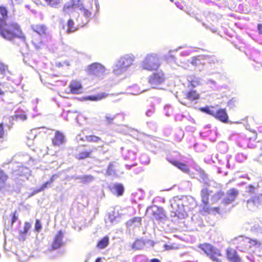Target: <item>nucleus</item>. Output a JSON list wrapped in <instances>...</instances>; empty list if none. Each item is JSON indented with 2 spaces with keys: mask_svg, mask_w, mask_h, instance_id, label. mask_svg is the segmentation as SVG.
<instances>
[{
  "mask_svg": "<svg viewBox=\"0 0 262 262\" xmlns=\"http://www.w3.org/2000/svg\"><path fill=\"white\" fill-rule=\"evenodd\" d=\"M0 35L9 41L18 39L26 42V38L20 26L15 22L7 23L4 19L0 18Z\"/></svg>",
  "mask_w": 262,
  "mask_h": 262,
  "instance_id": "f257e3e1",
  "label": "nucleus"
},
{
  "mask_svg": "<svg viewBox=\"0 0 262 262\" xmlns=\"http://www.w3.org/2000/svg\"><path fill=\"white\" fill-rule=\"evenodd\" d=\"M214 107L213 106H207L200 107L199 110L201 112L213 117L214 118L223 123H228L229 121V116L226 109L220 108L215 111L213 110Z\"/></svg>",
  "mask_w": 262,
  "mask_h": 262,
  "instance_id": "f03ea898",
  "label": "nucleus"
},
{
  "mask_svg": "<svg viewBox=\"0 0 262 262\" xmlns=\"http://www.w3.org/2000/svg\"><path fill=\"white\" fill-rule=\"evenodd\" d=\"M87 75L92 79H99L105 74V68L101 64L94 62L89 64L85 69Z\"/></svg>",
  "mask_w": 262,
  "mask_h": 262,
  "instance_id": "7ed1b4c3",
  "label": "nucleus"
},
{
  "mask_svg": "<svg viewBox=\"0 0 262 262\" xmlns=\"http://www.w3.org/2000/svg\"><path fill=\"white\" fill-rule=\"evenodd\" d=\"M134 60V57L130 55L121 57L114 66V72L116 75L120 74L130 66Z\"/></svg>",
  "mask_w": 262,
  "mask_h": 262,
  "instance_id": "20e7f679",
  "label": "nucleus"
},
{
  "mask_svg": "<svg viewBox=\"0 0 262 262\" xmlns=\"http://www.w3.org/2000/svg\"><path fill=\"white\" fill-rule=\"evenodd\" d=\"M160 66L159 57L153 54L147 55L141 64L142 68L148 71L156 70L159 68Z\"/></svg>",
  "mask_w": 262,
  "mask_h": 262,
  "instance_id": "39448f33",
  "label": "nucleus"
},
{
  "mask_svg": "<svg viewBox=\"0 0 262 262\" xmlns=\"http://www.w3.org/2000/svg\"><path fill=\"white\" fill-rule=\"evenodd\" d=\"M199 247L202 249L212 260L219 262L222 253L219 249L209 244H200Z\"/></svg>",
  "mask_w": 262,
  "mask_h": 262,
  "instance_id": "423d86ee",
  "label": "nucleus"
},
{
  "mask_svg": "<svg viewBox=\"0 0 262 262\" xmlns=\"http://www.w3.org/2000/svg\"><path fill=\"white\" fill-rule=\"evenodd\" d=\"M210 191L207 188H203L200 192L202 203L203 204L202 211L208 213H210V207L209 205V200Z\"/></svg>",
  "mask_w": 262,
  "mask_h": 262,
  "instance_id": "0eeeda50",
  "label": "nucleus"
},
{
  "mask_svg": "<svg viewBox=\"0 0 262 262\" xmlns=\"http://www.w3.org/2000/svg\"><path fill=\"white\" fill-rule=\"evenodd\" d=\"M165 80V78L163 72H156L149 77L148 82L152 88H156L157 85L164 82Z\"/></svg>",
  "mask_w": 262,
  "mask_h": 262,
  "instance_id": "6e6552de",
  "label": "nucleus"
},
{
  "mask_svg": "<svg viewBox=\"0 0 262 262\" xmlns=\"http://www.w3.org/2000/svg\"><path fill=\"white\" fill-rule=\"evenodd\" d=\"M81 14L78 16V20L80 21L79 25L81 27L85 25L91 19L92 12L90 9L80 8Z\"/></svg>",
  "mask_w": 262,
  "mask_h": 262,
  "instance_id": "1a4fd4ad",
  "label": "nucleus"
},
{
  "mask_svg": "<svg viewBox=\"0 0 262 262\" xmlns=\"http://www.w3.org/2000/svg\"><path fill=\"white\" fill-rule=\"evenodd\" d=\"M70 92L72 94H80L83 92V86L81 81L77 79L72 80L69 85Z\"/></svg>",
  "mask_w": 262,
  "mask_h": 262,
  "instance_id": "9d476101",
  "label": "nucleus"
},
{
  "mask_svg": "<svg viewBox=\"0 0 262 262\" xmlns=\"http://www.w3.org/2000/svg\"><path fill=\"white\" fill-rule=\"evenodd\" d=\"M249 238L239 236L235 238V242L237 245L236 248L242 252H246L250 249L249 246Z\"/></svg>",
  "mask_w": 262,
  "mask_h": 262,
  "instance_id": "9b49d317",
  "label": "nucleus"
},
{
  "mask_svg": "<svg viewBox=\"0 0 262 262\" xmlns=\"http://www.w3.org/2000/svg\"><path fill=\"white\" fill-rule=\"evenodd\" d=\"M80 0H69L63 5L62 11L64 14H70L80 5Z\"/></svg>",
  "mask_w": 262,
  "mask_h": 262,
  "instance_id": "f8f14e48",
  "label": "nucleus"
},
{
  "mask_svg": "<svg viewBox=\"0 0 262 262\" xmlns=\"http://www.w3.org/2000/svg\"><path fill=\"white\" fill-rule=\"evenodd\" d=\"M226 256L229 262H242V258L233 248H228L226 249Z\"/></svg>",
  "mask_w": 262,
  "mask_h": 262,
  "instance_id": "ddd939ff",
  "label": "nucleus"
},
{
  "mask_svg": "<svg viewBox=\"0 0 262 262\" xmlns=\"http://www.w3.org/2000/svg\"><path fill=\"white\" fill-rule=\"evenodd\" d=\"M63 233L61 230L58 231L57 234L55 235L53 241L52 243L51 249L53 250L61 247L64 244L63 242Z\"/></svg>",
  "mask_w": 262,
  "mask_h": 262,
  "instance_id": "4468645a",
  "label": "nucleus"
},
{
  "mask_svg": "<svg viewBox=\"0 0 262 262\" xmlns=\"http://www.w3.org/2000/svg\"><path fill=\"white\" fill-rule=\"evenodd\" d=\"M238 194V191L235 188H231L227 191L226 198L224 201L226 204H230L233 202Z\"/></svg>",
  "mask_w": 262,
  "mask_h": 262,
  "instance_id": "2eb2a0df",
  "label": "nucleus"
},
{
  "mask_svg": "<svg viewBox=\"0 0 262 262\" xmlns=\"http://www.w3.org/2000/svg\"><path fill=\"white\" fill-rule=\"evenodd\" d=\"M53 146H58L64 142V135L59 131H56L54 137L52 139Z\"/></svg>",
  "mask_w": 262,
  "mask_h": 262,
  "instance_id": "dca6fc26",
  "label": "nucleus"
},
{
  "mask_svg": "<svg viewBox=\"0 0 262 262\" xmlns=\"http://www.w3.org/2000/svg\"><path fill=\"white\" fill-rule=\"evenodd\" d=\"M92 152L93 150L91 149L81 151L76 154L75 157L79 160L91 158L92 157Z\"/></svg>",
  "mask_w": 262,
  "mask_h": 262,
  "instance_id": "f3484780",
  "label": "nucleus"
},
{
  "mask_svg": "<svg viewBox=\"0 0 262 262\" xmlns=\"http://www.w3.org/2000/svg\"><path fill=\"white\" fill-rule=\"evenodd\" d=\"M169 161L174 166L177 167L183 172L188 173L189 172V168L187 165L184 163H181L174 160H169Z\"/></svg>",
  "mask_w": 262,
  "mask_h": 262,
  "instance_id": "a211bd4d",
  "label": "nucleus"
},
{
  "mask_svg": "<svg viewBox=\"0 0 262 262\" xmlns=\"http://www.w3.org/2000/svg\"><path fill=\"white\" fill-rule=\"evenodd\" d=\"M31 227V225L30 223H29V222H27L25 223L23 230L20 231L19 232L18 239L20 241H24L26 239V236H27V234L29 230L30 229Z\"/></svg>",
  "mask_w": 262,
  "mask_h": 262,
  "instance_id": "6ab92c4d",
  "label": "nucleus"
},
{
  "mask_svg": "<svg viewBox=\"0 0 262 262\" xmlns=\"http://www.w3.org/2000/svg\"><path fill=\"white\" fill-rule=\"evenodd\" d=\"M185 97L189 100L194 101L200 98V94L196 90H190L186 93Z\"/></svg>",
  "mask_w": 262,
  "mask_h": 262,
  "instance_id": "aec40b11",
  "label": "nucleus"
},
{
  "mask_svg": "<svg viewBox=\"0 0 262 262\" xmlns=\"http://www.w3.org/2000/svg\"><path fill=\"white\" fill-rule=\"evenodd\" d=\"M108 243L109 237L108 236H105L98 242L96 247L99 249H103L108 246Z\"/></svg>",
  "mask_w": 262,
  "mask_h": 262,
  "instance_id": "412c9836",
  "label": "nucleus"
},
{
  "mask_svg": "<svg viewBox=\"0 0 262 262\" xmlns=\"http://www.w3.org/2000/svg\"><path fill=\"white\" fill-rule=\"evenodd\" d=\"M141 217L135 216L133 217L132 219L129 220L126 223V226L128 227H131L133 226L136 223L137 224L138 226H140L141 225Z\"/></svg>",
  "mask_w": 262,
  "mask_h": 262,
  "instance_id": "4be33fe9",
  "label": "nucleus"
},
{
  "mask_svg": "<svg viewBox=\"0 0 262 262\" xmlns=\"http://www.w3.org/2000/svg\"><path fill=\"white\" fill-rule=\"evenodd\" d=\"M85 140L89 143H98L101 141V138L95 135H89L85 136Z\"/></svg>",
  "mask_w": 262,
  "mask_h": 262,
  "instance_id": "5701e85b",
  "label": "nucleus"
},
{
  "mask_svg": "<svg viewBox=\"0 0 262 262\" xmlns=\"http://www.w3.org/2000/svg\"><path fill=\"white\" fill-rule=\"evenodd\" d=\"M67 32L72 33L76 31L78 28L75 26L74 22L72 19H69L67 22Z\"/></svg>",
  "mask_w": 262,
  "mask_h": 262,
  "instance_id": "b1692460",
  "label": "nucleus"
},
{
  "mask_svg": "<svg viewBox=\"0 0 262 262\" xmlns=\"http://www.w3.org/2000/svg\"><path fill=\"white\" fill-rule=\"evenodd\" d=\"M108 94L104 93H101L96 96H89L87 97V99L91 101H98L105 98Z\"/></svg>",
  "mask_w": 262,
  "mask_h": 262,
  "instance_id": "393cba45",
  "label": "nucleus"
},
{
  "mask_svg": "<svg viewBox=\"0 0 262 262\" xmlns=\"http://www.w3.org/2000/svg\"><path fill=\"white\" fill-rule=\"evenodd\" d=\"M47 5L52 8H57L62 2V0H43Z\"/></svg>",
  "mask_w": 262,
  "mask_h": 262,
  "instance_id": "a878e982",
  "label": "nucleus"
},
{
  "mask_svg": "<svg viewBox=\"0 0 262 262\" xmlns=\"http://www.w3.org/2000/svg\"><path fill=\"white\" fill-rule=\"evenodd\" d=\"M34 31L40 35H46L47 29L42 25H36L34 28Z\"/></svg>",
  "mask_w": 262,
  "mask_h": 262,
  "instance_id": "bb28decb",
  "label": "nucleus"
},
{
  "mask_svg": "<svg viewBox=\"0 0 262 262\" xmlns=\"http://www.w3.org/2000/svg\"><path fill=\"white\" fill-rule=\"evenodd\" d=\"M113 188L117 196H121L123 195L124 192V187L121 184H115Z\"/></svg>",
  "mask_w": 262,
  "mask_h": 262,
  "instance_id": "cd10ccee",
  "label": "nucleus"
},
{
  "mask_svg": "<svg viewBox=\"0 0 262 262\" xmlns=\"http://www.w3.org/2000/svg\"><path fill=\"white\" fill-rule=\"evenodd\" d=\"M261 196L255 195L247 201V204L252 203L254 205L259 204L260 203Z\"/></svg>",
  "mask_w": 262,
  "mask_h": 262,
  "instance_id": "c85d7f7f",
  "label": "nucleus"
},
{
  "mask_svg": "<svg viewBox=\"0 0 262 262\" xmlns=\"http://www.w3.org/2000/svg\"><path fill=\"white\" fill-rule=\"evenodd\" d=\"M8 178V176L0 169V188L3 187Z\"/></svg>",
  "mask_w": 262,
  "mask_h": 262,
  "instance_id": "c756f323",
  "label": "nucleus"
},
{
  "mask_svg": "<svg viewBox=\"0 0 262 262\" xmlns=\"http://www.w3.org/2000/svg\"><path fill=\"white\" fill-rule=\"evenodd\" d=\"M174 212V215L178 217H184L187 215V213L184 210V207L183 206L180 209L178 210H176Z\"/></svg>",
  "mask_w": 262,
  "mask_h": 262,
  "instance_id": "7c9ffc66",
  "label": "nucleus"
},
{
  "mask_svg": "<svg viewBox=\"0 0 262 262\" xmlns=\"http://www.w3.org/2000/svg\"><path fill=\"white\" fill-rule=\"evenodd\" d=\"M0 14L2 16V19H6L8 17V10L6 7L3 6H0Z\"/></svg>",
  "mask_w": 262,
  "mask_h": 262,
  "instance_id": "2f4dec72",
  "label": "nucleus"
},
{
  "mask_svg": "<svg viewBox=\"0 0 262 262\" xmlns=\"http://www.w3.org/2000/svg\"><path fill=\"white\" fill-rule=\"evenodd\" d=\"M115 168L114 165L112 163H110L107 168L106 169V173L107 175H112L115 173Z\"/></svg>",
  "mask_w": 262,
  "mask_h": 262,
  "instance_id": "473e14b6",
  "label": "nucleus"
},
{
  "mask_svg": "<svg viewBox=\"0 0 262 262\" xmlns=\"http://www.w3.org/2000/svg\"><path fill=\"white\" fill-rule=\"evenodd\" d=\"M200 81L198 78H194L189 80V85L191 88H194L200 85Z\"/></svg>",
  "mask_w": 262,
  "mask_h": 262,
  "instance_id": "72a5a7b5",
  "label": "nucleus"
},
{
  "mask_svg": "<svg viewBox=\"0 0 262 262\" xmlns=\"http://www.w3.org/2000/svg\"><path fill=\"white\" fill-rule=\"evenodd\" d=\"M199 172H200V175H201V179L204 182V183L206 185L209 186V184L208 182H205V181H207L208 180V176H207V174H206L205 173L204 170H203V169H200L199 170Z\"/></svg>",
  "mask_w": 262,
  "mask_h": 262,
  "instance_id": "f704fd0d",
  "label": "nucleus"
},
{
  "mask_svg": "<svg viewBox=\"0 0 262 262\" xmlns=\"http://www.w3.org/2000/svg\"><path fill=\"white\" fill-rule=\"evenodd\" d=\"M249 246H250V249L252 247L256 246L257 245H260V242L257 241L256 239H251L249 238Z\"/></svg>",
  "mask_w": 262,
  "mask_h": 262,
  "instance_id": "c9c22d12",
  "label": "nucleus"
},
{
  "mask_svg": "<svg viewBox=\"0 0 262 262\" xmlns=\"http://www.w3.org/2000/svg\"><path fill=\"white\" fill-rule=\"evenodd\" d=\"M141 241L140 239H136L132 245V248L134 250H139L141 249L140 246Z\"/></svg>",
  "mask_w": 262,
  "mask_h": 262,
  "instance_id": "e433bc0d",
  "label": "nucleus"
},
{
  "mask_svg": "<svg viewBox=\"0 0 262 262\" xmlns=\"http://www.w3.org/2000/svg\"><path fill=\"white\" fill-rule=\"evenodd\" d=\"M236 102V101L235 98H232L228 101L227 105L228 107H229L230 108H233L235 107Z\"/></svg>",
  "mask_w": 262,
  "mask_h": 262,
  "instance_id": "4c0bfd02",
  "label": "nucleus"
},
{
  "mask_svg": "<svg viewBox=\"0 0 262 262\" xmlns=\"http://www.w3.org/2000/svg\"><path fill=\"white\" fill-rule=\"evenodd\" d=\"M51 184L49 183L48 181L44 183L37 190V192H40L43 190H45L46 188H47L48 187H49Z\"/></svg>",
  "mask_w": 262,
  "mask_h": 262,
  "instance_id": "58836bf2",
  "label": "nucleus"
},
{
  "mask_svg": "<svg viewBox=\"0 0 262 262\" xmlns=\"http://www.w3.org/2000/svg\"><path fill=\"white\" fill-rule=\"evenodd\" d=\"M42 228L41 223L39 220H36L35 223V230L36 231H39Z\"/></svg>",
  "mask_w": 262,
  "mask_h": 262,
  "instance_id": "ea45409f",
  "label": "nucleus"
},
{
  "mask_svg": "<svg viewBox=\"0 0 262 262\" xmlns=\"http://www.w3.org/2000/svg\"><path fill=\"white\" fill-rule=\"evenodd\" d=\"M12 219L11 221V225H13L18 219V216L17 215V211L15 210L12 214Z\"/></svg>",
  "mask_w": 262,
  "mask_h": 262,
  "instance_id": "a19ab883",
  "label": "nucleus"
},
{
  "mask_svg": "<svg viewBox=\"0 0 262 262\" xmlns=\"http://www.w3.org/2000/svg\"><path fill=\"white\" fill-rule=\"evenodd\" d=\"M115 117L111 115H106L105 116V119L108 124H111L113 123Z\"/></svg>",
  "mask_w": 262,
  "mask_h": 262,
  "instance_id": "79ce46f5",
  "label": "nucleus"
},
{
  "mask_svg": "<svg viewBox=\"0 0 262 262\" xmlns=\"http://www.w3.org/2000/svg\"><path fill=\"white\" fill-rule=\"evenodd\" d=\"M5 136V130L4 124L3 123H0V139L4 138Z\"/></svg>",
  "mask_w": 262,
  "mask_h": 262,
  "instance_id": "37998d69",
  "label": "nucleus"
},
{
  "mask_svg": "<svg viewBox=\"0 0 262 262\" xmlns=\"http://www.w3.org/2000/svg\"><path fill=\"white\" fill-rule=\"evenodd\" d=\"M56 177H57V175L54 174H53L50 177V180L48 181V182H49V183L50 184H52L54 182Z\"/></svg>",
  "mask_w": 262,
  "mask_h": 262,
  "instance_id": "c03bdc74",
  "label": "nucleus"
},
{
  "mask_svg": "<svg viewBox=\"0 0 262 262\" xmlns=\"http://www.w3.org/2000/svg\"><path fill=\"white\" fill-rule=\"evenodd\" d=\"M257 29L258 30L259 34L262 35V24H258L257 25Z\"/></svg>",
  "mask_w": 262,
  "mask_h": 262,
  "instance_id": "a18cd8bd",
  "label": "nucleus"
},
{
  "mask_svg": "<svg viewBox=\"0 0 262 262\" xmlns=\"http://www.w3.org/2000/svg\"><path fill=\"white\" fill-rule=\"evenodd\" d=\"M211 209V210H210V212L211 211H213V212H217V213H219L220 212V208L219 207H214V208H210Z\"/></svg>",
  "mask_w": 262,
  "mask_h": 262,
  "instance_id": "49530a36",
  "label": "nucleus"
},
{
  "mask_svg": "<svg viewBox=\"0 0 262 262\" xmlns=\"http://www.w3.org/2000/svg\"><path fill=\"white\" fill-rule=\"evenodd\" d=\"M198 61V59L196 57H193L192 59L191 63L194 66H196Z\"/></svg>",
  "mask_w": 262,
  "mask_h": 262,
  "instance_id": "de8ad7c7",
  "label": "nucleus"
},
{
  "mask_svg": "<svg viewBox=\"0 0 262 262\" xmlns=\"http://www.w3.org/2000/svg\"><path fill=\"white\" fill-rule=\"evenodd\" d=\"M165 248L166 250H172V249H174L175 247L171 245H166Z\"/></svg>",
  "mask_w": 262,
  "mask_h": 262,
  "instance_id": "09e8293b",
  "label": "nucleus"
},
{
  "mask_svg": "<svg viewBox=\"0 0 262 262\" xmlns=\"http://www.w3.org/2000/svg\"><path fill=\"white\" fill-rule=\"evenodd\" d=\"M150 262H160V260L157 258H153L150 260Z\"/></svg>",
  "mask_w": 262,
  "mask_h": 262,
  "instance_id": "8fccbe9b",
  "label": "nucleus"
},
{
  "mask_svg": "<svg viewBox=\"0 0 262 262\" xmlns=\"http://www.w3.org/2000/svg\"><path fill=\"white\" fill-rule=\"evenodd\" d=\"M63 65H66V66H69L70 65V63H69V61H65L63 62V63L62 64V66H63Z\"/></svg>",
  "mask_w": 262,
  "mask_h": 262,
  "instance_id": "3c124183",
  "label": "nucleus"
},
{
  "mask_svg": "<svg viewBox=\"0 0 262 262\" xmlns=\"http://www.w3.org/2000/svg\"><path fill=\"white\" fill-rule=\"evenodd\" d=\"M248 187L250 188V190H249L250 192L253 191L254 189V187L252 185H249Z\"/></svg>",
  "mask_w": 262,
  "mask_h": 262,
  "instance_id": "603ef678",
  "label": "nucleus"
},
{
  "mask_svg": "<svg viewBox=\"0 0 262 262\" xmlns=\"http://www.w3.org/2000/svg\"><path fill=\"white\" fill-rule=\"evenodd\" d=\"M95 262H101V258L100 257L97 258V259H96Z\"/></svg>",
  "mask_w": 262,
  "mask_h": 262,
  "instance_id": "864d4df0",
  "label": "nucleus"
},
{
  "mask_svg": "<svg viewBox=\"0 0 262 262\" xmlns=\"http://www.w3.org/2000/svg\"><path fill=\"white\" fill-rule=\"evenodd\" d=\"M4 94V92L0 89V96L3 95Z\"/></svg>",
  "mask_w": 262,
  "mask_h": 262,
  "instance_id": "5fc2aeb1",
  "label": "nucleus"
},
{
  "mask_svg": "<svg viewBox=\"0 0 262 262\" xmlns=\"http://www.w3.org/2000/svg\"><path fill=\"white\" fill-rule=\"evenodd\" d=\"M20 118H22L23 120H25V119H26L27 117H26V116L24 115L23 117H21Z\"/></svg>",
  "mask_w": 262,
  "mask_h": 262,
  "instance_id": "6e6d98bb",
  "label": "nucleus"
},
{
  "mask_svg": "<svg viewBox=\"0 0 262 262\" xmlns=\"http://www.w3.org/2000/svg\"><path fill=\"white\" fill-rule=\"evenodd\" d=\"M155 217H156V220H160V219H161V217H160L158 215L155 216Z\"/></svg>",
  "mask_w": 262,
  "mask_h": 262,
  "instance_id": "4d7b16f0",
  "label": "nucleus"
},
{
  "mask_svg": "<svg viewBox=\"0 0 262 262\" xmlns=\"http://www.w3.org/2000/svg\"><path fill=\"white\" fill-rule=\"evenodd\" d=\"M103 145H104V144H102L100 147H102L103 146Z\"/></svg>",
  "mask_w": 262,
  "mask_h": 262,
  "instance_id": "13d9d810",
  "label": "nucleus"
}]
</instances>
